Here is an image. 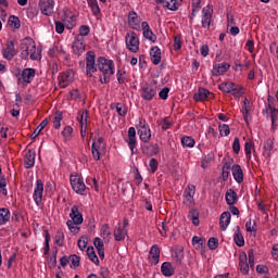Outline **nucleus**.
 <instances>
[{"mask_svg": "<svg viewBox=\"0 0 278 278\" xmlns=\"http://www.w3.org/2000/svg\"><path fill=\"white\" fill-rule=\"evenodd\" d=\"M179 49H181V36L180 35H176L174 37V50L175 51H179Z\"/></svg>", "mask_w": 278, "mask_h": 278, "instance_id": "obj_61", "label": "nucleus"}, {"mask_svg": "<svg viewBox=\"0 0 278 278\" xmlns=\"http://www.w3.org/2000/svg\"><path fill=\"white\" fill-rule=\"evenodd\" d=\"M77 21V17H75V14L71 11H66L63 16V22L65 23L67 29H73L75 27V23Z\"/></svg>", "mask_w": 278, "mask_h": 278, "instance_id": "obj_24", "label": "nucleus"}, {"mask_svg": "<svg viewBox=\"0 0 278 278\" xmlns=\"http://www.w3.org/2000/svg\"><path fill=\"white\" fill-rule=\"evenodd\" d=\"M151 62L154 66H157L162 62V50L157 46H154L150 49Z\"/></svg>", "mask_w": 278, "mask_h": 278, "instance_id": "obj_19", "label": "nucleus"}, {"mask_svg": "<svg viewBox=\"0 0 278 278\" xmlns=\"http://www.w3.org/2000/svg\"><path fill=\"white\" fill-rule=\"evenodd\" d=\"M156 3H162L163 8H167V10H170L172 12H177V10H179L177 0H156Z\"/></svg>", "mask_w": 278, "mask_h": 278, "instance_id": "obj_29", "label": "nucleus"}, {"mask_svg": "<svg viewBox=\"0 0 278 278\" xmlns=\"http://www.w3.org/2000/svg\"><path fill=\"white\" fill-rule=\"evenodd\" d=\"M192 244H193L194 249H203V244H205V239H203L199 236H194L192 238Z\"/></svg>", "mask_w": 278, "mask_h": 278, "instance_id": "obj_47", "label": "nucleus"}, {"mask_svg": "<svg viewBox=\"0 0 278 278\" xmlns=\"http://www.w3.org/2000/svg\"><path fill=\"white\" fill-rule=\"evenodd\" d=\"M210 10V7L202 9V27L204 29H210V25H212V12Z\"/></svg>", "mask_w": 278, "mask_h": 278, "instance_id": "obj_15", "label": "nucleus"}, {"mask_svg": "<svg viewBox=\"0 0 278 278\" xmlns=\"http://www.w3.org/2000/svg\"><path fill=\"white\" fill-rule=\"evenodd\" d=\"M70 262L72 263L71 268H78L80 258L76 254L70 256Z\"/></svg>", "mask_w": 278, "mask_h": 278, "instance_id": "obj_55", "label": "nucleus"}, {"mask_svg": "<svg viewBox=\"0 0 278 278\" xmlns=\"http://www.w3.org/2000/svg\"><path fill=\"white\" fill-rule=\"evenodd\" d=\"M36 77V70L25 68L22 72V79L25 84H31V80Z\"/></svg>", "mask_w": 278, "mask_h": 278, "instance_id": "obj_28", "label": "nucleus"}, {"mask_svg": "<svg viewBox=\"0 0 278 278\" xmlns=\"http://www.w3.org/2000/svg\"><path fill=\"white\" fill-rule=\"evenodd\" d=\"M43 192H45V185L42 184V180L38 179L36 182L34 194H33V199L36 205H40V203H42Z\"/></svg>", "mask_w": 278, "mask_h": 278, "instance_id": "obj_12", "label": "nucleus"}, {"mask_svg": "<svg viewBox=\"0 0 278 278\" xmlns=\"http://www.w3.org/2000/svg\"><path fill=\"white\" fill-rule=\"evenodd\" d=\"M253 149V142L247 141L244 144V151L248 160H251V150Z\"/></svg>", "mask_w": 278, "mask_h": 278, "instance_id": "obj_60", "label": "nucleus"}, {"mask_svg": "<svg viewBox=\"0 0 278 278\" xmlns=\"http://www.w3.org/2000/svg\"><path fill=\"white\" fill-rule=\"evenodd\" d=\"M232 151H233V153H236V155H238V153H240V139L238 137L235 138V140H233Z\"/></svg>", "mask_w": 278, "mask_h": 278, "instance_id": "obj_64", "label": "nucleus"}, {"mask_svg": "<svg viewBox=\"0 0 278 278\" xmlns=\"http://www.w3.org/2000/svg\"><path fill=\"white\" fill-rule=\"evenodd\" d=\"M45 240H46L45 255H48L50 251L49 242L51 241V235H49V230H46Z\"/></svg>", "mask_w": 278, "mask_h": 278, "instance_id": "obj_59", "label": "nucleus"}, {"mask_svg": "<svg viewBox=\"0 0 278 278\" xmlns=\"http://www.w3.org/2000/svg\"><path fill=\"white\" fill-rule=\"evenodd\" d=\"M128 25L132 29H140V21L138 20V13H136L135 11H131L128 14Z\"/></svg>", "mask_w": 278, "mask_h": 278, "instance_id": "obj_27", "label": "nucleus"}, {"mask_svg": "<svg viewBox=\"0 0 278 278\" xmlns=\"http://www.w3.org/2000/svg\"><path fill=\"white\" fill-rule=\"evenodd\" d=\"M70 218H72L71 220L78 225H81V223H84V216L81 215V212H79V206H72Z\"/></svg>", "mask_w": 278, "mask_h": 278, "instance_id": "obj_18", "label": "nucleus"}, {"mask_svg": "<svg viewBox=\"0 0 278 278\" xmlns=\"http://www.w3.org/2000/svg\"><path fill=\"white\" fill-rule=\"evenodd\" d=\"M247 253H243L239 257V266L242 275H249V263L247 262Z\"/></svg>", "mask_w": 278, "mask_h": 278, "instance_id": "obj_33", "label": "nucleus"}, {"mask_svg": "<svg viewBox=\"0 0 278 278\" xmlns=\"http://www.w3.org/2000/svg\"><path fill=\"white\" fill-rule=\"evenodd\" d=\"M226 202L227 205H236V203H238V193H236L233 189L226 191Z\"/></svg>", "mask_w": 278, "mask_h": 278, "instance_id": "obj_31", "label": "nucleus"}, {"mask_svg": "<svg viewBox=\"0 0 278 278\" xmlns=\"http://www.w3.org/2000/svg\"><path fill=\"white\" fill-rule=\"evenodd\" d=\"M116 110L118 116H127V106L123 103L111 104L112 110Z\"/></svg>", "mask_w": 278, "mask_h": 278, "instance_id": "obj_37", "label": "nucleus"}, {"mask_svg": "<svg viewBox=\"0 0 278 278\" xmlns=\"http://www.w3.org/2000/svg\"><path fill=\"white\" fill-rule=\"evenodd\" d=\"M136 128L130 127L128 129V147L131 151V153H137L138 149H136Z\"/></svg>", "mask_w": 278, "mask_h": 278, "instance_id": "obj_20", "label": "nucleus"}, {"mask_svg": "<svg viewBox=\"0 0 278 278\" xmlns=\"http://www.w3.org/2000/svg\"><path fill=\"white\" fill-rule=\"evenodd\" d=\"M49 125V119L45 118L36 128V130L30 135L31 140H35V138H38L40 136V131L45 129Z\"/></svg>", "mask_w": 278, "mask_h": 278, "instance_id": "obj_35", "label": "nucleus"}, {"mask_svg": "<svg viewBox=\"0 0 278 278\" xmlns=\"http://www.w3.org/2000/svg\"><path fill=\"white\" fill-rule=\"evenodd\" d=\"M157 94V86L148 84L141 88V98L143 101H153Z\"/></svg>", "mask_w": 278, "mask_h": 278, "instance_id": "obj_9", "label": "nucleus"}, {"mask_svg": "<svg viewBox=\"0 0 278 278\" xmlns=\"http://www.w3.org/2000/svg\"><path fill=\"white\" fill-rule=\"evenodd\" d=\"M10 27H14V29H21V20L16 15H11L9 17Z\"/></svg>", "mask_w": 278, "mask_h": 278, "instance_id": "obj_45", "label": "nucleus"}, {"mask_svg": "<svg viewBox=\"0 0 278 278\" xmlns=\"http://www.w3.org/2000/svg\"><path fill=\"white\" fill-rule=\"evenodd\" d=\"M137 129L138 136L142 142H149L151 140V128L149 127L147 121L140 118Z\"/></svg>", "mask_w": 278, "mask_h": 278, "instance_id": "obj_7", "label": "nucleus"}, {"mask_svg": "<svg viewBox=\"0 0 278 278\" xmlns=\"http://www.w3.org/2000/svg\"><path fill=\"white\" fill-rule=\"evenodd\" d=\"M70 181L73 190H75L77 194H86V184H84V178H80L79 175H72Z\"/></svg>", "mask_w": 278, "mask_h": 278, "instance_id": "obj_8", "label": "nucleus"}, {"mask_svg": "<svg viewBox=\"0 0 278 278\" xmlns=\"http://www.w3.org/2000/svg\"><path fill=\"white\" fill-rule=\"evenodd\" d=\"M20 50L22 60H27V58H30V60H38L40 55L38 51H36V41H34L31 37H26L22 40Z\"/></svg>", "mask_w": 278, "mask_h": 278, "instance_id": "obj_2", "label": "nucleus"}, {"mask_svg": "<svg viewBox=\"0 0 278 278\" xmlns=\"http://www.w3.org/2000/svg\"><path fill=\"white\" fill-rule=\"evenodd\" d=\"M143 153L146 155H157L160 153V146L157 143L150 144L147 148H143Z\"/></svg>", "mask_w": 278, "mask_h": 278, "instance_id": "obj_36", "label": "nucleus"}, {"mask_svg": "<svg viewBox=\"0 0 278 278\" xmlns=\"http://www.w3.org/2000/svg\"><path fill=\"white\" fill-rule=\"evenodd\" d=\"M97 68L99 65L97 63V54L94 52L89 51L86 53V73L87 77H92L93 73H97Z\"/></svg>", "mask_w": 278, "mask_h": 278, "instance_id": "obj_4", "label": "nucleus"}, {"mask_svg": "<svg viewBox=\"0 0 278 278\" xmlns=\"http://www.w3.org/2000/svg\"><path fill=\"white\" fill-rule=\"evenodd\" d=\"M231 165L229 163H225L222 169V176H223V181H227L229 179V173L231 170Z\"/></svg>", "mask_w": 278, "mask_h": 278, "instance_id": "obj_48", "label": "nucleus"}, {"mask_svg": "<svg viewBox=\"0 0 278 278\" xmlns=\"http://www.w3.org/2000/svg\"><path fill=\"white\" fill-rule=\"evenodd\" d=\"M214 160H215L214 152H210L208 154H206L202 160V164H201L202 168H207V166H210V164H212Z\"/></svg>", "mask_w": 278, "mask_h": 278, "instance_id": "obj_42", "label": "nucleus"}, {"mask_svg": "<svg viewBox=\"0 0 278 278\" xmlns=\"http://www.w3.org/2000/svg\"><path fill=\"white\" fill-rule=\"evenodd\" d=\"M72 135H73V127L71 126H66L62 131V136L65 138V140H68V138H71Z\"/></svg>", "mask_w": 278, "mask_h": 278, "instance_id": "obj_62", "label": "nucleus"}, {"mask_svg": "<svg viewBox=\"0 0 278 278\" xmlns=\"http://www.w3.org/2000/svg\"><path fill=\"white\" fill-rule=\"evenodd\" d=\"M274 147H275V142L273 141V139H267L265 141L264 147H263L264 157H266V159L270 157Z\"/></svg>", "mask_w": 278, "mask_h": 278, "instance_id": "obj_32", "label": "nucleus"}, {"mask_svg": "<svg viewBox=\"0 0 278 278\" xmlns=\"http://www.w3.org/2000/svg\"><path fill=\"white\" fill-rule=\"evenodd\" d=\"M141 27L143 29V38H147L150 42H155V40H157V36L153 34L148 22H142Z\"/></svg>", "mask_w": 278, "mask_h": 278, "instance_id": "obj_21", "label": "nucleus"}, {"mask_svg": "<svg viewBox=\"0 0 278 278\" xmlns=\"http://www.w3.org/2000/svg\"><path fill=\"white\" fill-rule=\"evenodd\" d=\"M235 244H237V247H244V237L242 236V233H240V227L237 226V231L235 232Z\"/></svg>", "mask_w": 278, "mask_h": 278, "instance_id": "obj_41", "label": "nucleus"}, {"mask_svg": "<svg viewBox=\"0 0 278 278\" xmlns=\"http://www.w3.org/2000/svg\"><path fill=\"white\" fill-rule=\"evenodd\" d=\"M10 220V210L0 208V225H5Z\"/></svg>", "mask_w": 278, "mask_h": 278, "instance_id": "obj_43", "label": "nucleus"}, {"mask_svg": "<svg viewBox=\"0 0 278 278\" xmlns=\"http://www.w3.org/2000/svg\"><path fill=\"white\" fill-rule=\"evenodd\" d=\"M181 144L182 147H188L189 149H192V147H194V139L192 137H182Z\"/></svg>", "mask_w": 278, "mask_h": 278, "instance_id": "obj_51", "label": "nucleus"}, {"mask_svg": "<svg viewBox=\"0 0 278 278\" xmlns=\"http://www.w3.org/2000/svg\"><path fill=\"white\" fill-rule=\"evenodd\" d=\"M62 112H56L54 115V119H53V127L54 129H60V127H62Z\"/></svg>", "mask_w": 278, "mask_h": 278, "instance_id": "obj_49", "label": "nucleus"}, {"mask_svg": "<svg viewBox=\"0 0 278 278\" xmlns=\"http://www.w3.org/2000/svg\"><path fill=\"white\" fill-rule=\"evenodd\" d=\"M126 48L130 50L131 53H138L140 51V40L136 33H127L125 37Z\"/></svg>", "mask_w": 278, "mask_h": 278, "instance_id": "obj_5", "label": "nucleus"}, {"mask_svg": "<svg viewBox=\"0 0 278 278\" xmlns=\"http://www.w3.org/2000/svg\"><path fill=\"white\" fill-rule=\"evenodd\" d=\"M188 218L190 220H192V224L194 225V227H199V211L197 208H192L190 212H189V215H188Z\"/></svg>", "mask_w": 278, "mask_h": 278, "instance_id": "obj_39", "label": "nucleus"}, {"mask_svg": "<svg viewBox=\"0 0 278 278\" xmlns=\"http://www.w3.org/2000/svg\"><path fill=\"white\" fill-rule=\"evenodd\" d=\"M193 99L199 101H207V99H214V93L210 92V90L205 88H199L198 92L194 93Z\"/></svg>", "mask_w": 278, "mask_h": 278, "instance_id": "obj_13", "label": "nucleus"}, {"mask_svg": "<svg viewBox=\"0 0 278 278\" xmlns=\"http://www.w3.org/2000/svg\"><path fill=\"white\" fill-rule=\"evenodd\" d=\"M72 49L75 55H81V53L86 51V43L84 42V38L78 36L74 41Z\"/></svg>", "mask_w": 278, "mask_h": 278, "instance_id": "obj_17", "label": "nucleus"}, {"mask_svg": "<svg viewBox=\"0 0 278 278\" xmlns=\"http://www.w3.org/2000/svg\"><path fill=\"white\" fill-rule=\"evenodd\" d=\"M229 223H231V213L229 212H224L222 213L219 217V226L222 231H226L227 227H229Z\"/></svg>", "mask_w": 278, "mask_h": 278, "instance_id": "obj_25", "label": "nucleus"}, {"mask_svg": "<svg viewBox=\"0 0 278 278\" xmlns=\"http://www.w3.org/2000/svg\"><path fill=\"white\" fill-rule=\"evenodd\" d=\"M248 257H249V268H251L253 270V268H255V252L250 249L248 251Z\"/></svg>", "mask_w": 278, "mask_h": 278, "instance_id": "obj_50", "label": "nucleus"}, {"mask_svg": "<svg viewBox=\"0 0 278 278\" xmlns=\"http://www.w3.org/2000/svg\"><path fill=\"white\" fill-rule=\"evenodd\" d=\"M5 186H8V182L5 181V177L0 178V192L8 197V189H5Z\"/></svg>", "mask_w": 278, "mask_h": 278, "instance_id": "obj_57", "label": "nucleus"}, {"mask_svg": "<svg viewBox=\"0 0 278 278\" xmlns=\"http://www.w3.org/2000/svg\"><path fill=\"white\" fill-rule=\"evenodd\" d=\"M87 255H88L90 262H93V264L99 266V256H97V253L94 252L93 247L87 248Z\"/></svg>", "mask_w": 278, "mask_h": 278, "instance_id": "obj_40", "label": "nucleus"}, {"mask_svg": "<svg viewBox=\"0 0 278 278\" xmlns=\"http://www.w3.org/2000/svg\"><path fill=\"white\" fill-rule=\"evenodd\" d=\"M268 109L270 110L271 127L275 129L277 127L278 110L270 104V99H268Z\"/></svg>", "mask_w": 278, "mask_h": 278, "instance_id": "obj_34", "label": "nucleus"}, {"mask_svg": "<svg viewBox=\"0 0 278 278\" xmlns=\"http://www.w3.org/2000/svg\"><path fill=\"white\" fill-rule=\"evenodd\" d=\"M149 262L154 266L160 264V247L157 244L152 245L150 249Z\"/></svg>", "mask_w": 278, "mask_h": 278, "instance_id": "obj_16", "label": "nucleus"}, {"mask_svg": "<svg viewBox=\"0 0 278 278\" xmlns=\"http://www.w3.org/2000/svg\"><path fill=\"white\" fill-rule=\"evenodd\" d=\"M78 121L80 123L81 129H84V127H88V110H84L81 112Z\"/></svg>", "mask_w": 278, "mask_h": 278, "instance_id": "obj_46", "label": "nucleus"}, {"mask_svg": "<svg viewBox=\"0 0 278 278\" xmlns=\"http://www.w3.org/2000/svg\"><path fill=\"white\" fill-rule=\"evenodd\" d=\"M219 134L220 136H229V134H231V130L229 129V125L227 124L219 125Z\"/></svg>", "mask_w": 278, "mask_h": 278, "instance_id": "obj_58", "label": "nucleus"}, {"mask_svg": "<svg viewBox=\"0 0 278 278\" xmlns=\"http://www.w3.org/2000/svg\"><path fill=\"white\" fill-rule=\"evenodd\" d=\"M127 237V229L121 227V224L115 228L114 230V238L116 242H123L125 238Z\"/></svg>", "mask_w": 278, "mask_h": 278, "instance_id": "obj_30", "label": "nucleus"}, {"mask_svg": "<svg viewBox=\"0 0 278 278\" xmlns=\"http://www.w3.org/2000/svg\"><path fill=\"white\" fill-rule=\"evenodd\" d=\"M161 273L164 277H173L175 275V267L170 262H164L161 266Z\"/></svg>", "mask_w": 278, "mask_h": 278, "instance_id": "obj_26", "label": "nucleus"}, {"mask_svg": "<svg viewBox=\"0 0 278 278\" xmlns=\"http://www.w3.org/2000/svg\"><path fill=\"white\" fill-rule=\"evenodd\" d=\"M228 68H231V65L227 62L215 64L212 70V75L219 77V75H225Z\"/></svg>", "mask_w": 278, "mask_h": 278, "instance_id": "obj_14", "label": "nucleus"}, {"mask_svg": "<svg viewBox=\"0 0 278 278\" xmlns=\"http://www.w3.org/2000/svg\"><path fill=\"white\" fill-rule=\"evenodd\" d=\"M194 192H195V187L193 185L189 186L188 190L185 192V197L188 203H192V201H194Z\"/></svg>", "mask_w": 278, "mask_h": 278, "instance_id": "obj_44", "label": "nucleus"}, {"mask_svg": "<svg viewBox=\"0 0 278 278\" xmlns=\"http://www.w3.org/2000/svg\"><path fill=\"white\" fill-rule=\"evenodd\" d=\"M101 236L103 238H110L112 236V231H110V225L103 224L101 227Z\"/></svg>", "mask_w": 278, "mask_h": 278, "instance_id": "obj_53", "label": "nucleus"}, {"mask_svg": "<svg viewBox=\"0 0 278 278\" xmlns=\"http://www.w3.org/2000/svg\"><path fill=\"white\" fill-rule=\"evenodd\" d=\"M91 153L93 160L99 162L101 160V155L105 153V143L103 137H99L97 141H93L91 144Z\"/></svg>", "mask_w": 278, "mask_h": 278, "instance_id": "obj_6", "label": "nucleus"}, {"mask_svg": "<svg viewBox=\"0 0 278 278\" xmlns=\"http://www.w3.org/2000/svg\"><path fill=\"white\" fill-rule=\"evenodd\" d=\"M232 177L237 184H242L244 181V173L242 172V167L238 164L232 165Z\"/></svg>", "mask_w": 278, "mask_h": 278, "instance_id": "obj_22", "label": "nucleus"}, {"mask_svg": "<svg viewBox=\"0 0 278 278\" xmlns=\"http://www.w3.org/2000/svg\"><path fill=\"white\" fill-rule=\"evenodd\" d=\"M98 71L102 73L99 76V80L101 84H109L110 77L114 75V61L108 60L103 56H99L98 60Z\"/></svg>", "mask_w": 278, "mask_h": 278, "instance_id": "obj_1", "label": "nucleus"}, {"mask_svg": "<svg viewBox=\"0 0 278 278\" xmlns=\"http://www.w3.org/2000/svg\"><path fill=\"white\" fill-rule=\"evenodd\" d=\"M219 90L227 94H232V97H242L244 94V89L232 81L222 83L219 85Z\"/></svg>", "mask_w": 278, "mask_h": 278, "instance_id": "obj_3", "label": "nucleus"}, {"mask_svg": "<svg viewBox=\"0 0 278 278\" xmlns=\"http://www.w3.org/2000/svg\"><path fill=\"white\" fill-rule=\"evenodd\" d=\"M89 35H90V26L81 25L79 27V36H80V38H84V36H89Z\"/></svg>", "mask_w": 278, "mask_h": 278, "instance_id": "obj_56", "label": "nucleus"}, {"mask_svg": "<svg viewBox=\"0 0 278 278\" xmlns=\"http://www.w3.org/2000/svg\"><path fill=\"white\" fill-rule=\"evenodd\" d=\"M87 3L94 16H99V14H101V9L99 8V2L97 0H87Z\"/></svg>", "mask_w": 278, "mask_h": 278, "instance_id": "obj_38", "label": "nucleus"}, {"mask_svg": "<svg viewBox=\"0 0 278 278\" xmlns=\"http://www.w3.org/2000/svg\"><path fill=\"white\" fill-rule=\"evenodd\" d=\"M54 242L58 244V247H64V232L58 230L54 237Z\"/></svg>", "mask_w": 278, "mask_h": 278, "instance_id": "obj_52", "label": "nucleus"}, {"mask_svg": "<svg viewBox=\"0 0 278 278\" xmlns=\"http://www.w3.org/2000/svg\"><path fill=\"white\" fill-rule=\"evenodd\" d=\"M93 245L96 247L97 251H99V249H105V244L103 243V240H101V238L99 237L94 238Z\"/></svg>", "mask_w": 278, "mask_h": 278, "instance_id": "obj_63", "label": "nucleus"}, {"mask_svg": "<svg viewBox=\"0 0 278 278\" xmlns=\"http://www.w3.org/2000/svg\"><path fill=\"white\" fill-rule=\"evenodd\" d=\"M25 168H34L36 164V152L34 150H28L24 159Z\"/></svg>", "mask_w": 278, "mask_h": 278, "instance_id": "obj_23", "label": "nucleus"}, {"mask_svg": "<svg viewBox=\"0 0 278 278\" xmlns=\"http://www.w3.org/2000/svg\"><path fill=\"white\" fill-rule=\"evenodd\" d=\"M38 5L40 8L41 14H45V16L53 15V5H55L53 0H39Z\"/></svg>", "mask_w": 278, "mask_h": 278, "instance_id": "obj_10", "label": "nucleus"}, {"mask_svg": "<svg viewBox=\"0 0 278 278\" xmlns=\"http://www.w3.org/2000/svg\"><path fill=\"white\" fill-rule=\"evenodd\" d=\"M16 53H18V51H16V48H14V41H7L5 48L2 50L4 60H14Z\"/></svg>", "mask_w": 278, "mask_h": 278, "instance_id": "obj_11", "label": "nucleus"}, {"mask_svg": "<svg viewBox=\"0 0 278 278\" xmlns=\"http://www.w3.org/2000/svg\"><path fill=\"white\" fill-rule=\"evenodd\" d=\"M207 247L208 249H211V251L218 249V239L214 237L210 238L207 242Z\"/></svg>", "mask_w": 278, "mask_h": 278, "instance_id": "obj_54", "label": "nucleus"}]
</instances>
